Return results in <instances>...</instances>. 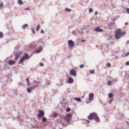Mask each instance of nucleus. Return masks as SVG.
I'll list each match as a JSON object with an SVG mask.
<instances>
[{
	"instance_id": "nucleus-12",
	"label": "nucleus",
	"mask_w": 129,
	"mask_h": 129,
	"mask_svg": "<svg viewBox=\"0 0 129 129\" xmlns=\"http://www.w3.org/2000/svg\"><path fill=\"white\" fill-rule=\"evenodd\" d=\"M42 49V48L41 47H40V49L39 50H37L36 51V52H37L38 53H39Z\"/></svg>"
},
{
	"instance_id": "nucleus-24",
	"label": "nucleus",
	"mask_w": 129,
	"mask_h": 129,
	"mask_svg": "<svg viewBox=\"0 0 129 129\" xmlns=\"http://www.w3.org/2000/svg\"><path fill=\"white\" fill-rule=\"evenodd\" d=\"M3 34L1 32H0V37L2 38L3 36Z\"/></svg>"
},
{
	"instance_id": "nucleus-6",
	"label": "nucleus",
	"mask_w": 129,
	"mask_h": 129,
	"mask_svg": "<svg viewBox=\"0 0 129 129\" xmlns=\"http://www.w3.org/2000/svg\"><path fill=\"white\" fill-rule=\"evenodd\" d=\"M28 55L27 54H26L20 60V63H21L25 59H27L28 57Z\"/></svg>"
},
{
	"instance_id": "nucleus-11",
	"label": "nucleus",
	"mask_w": 129,
	"mask_h": 129,
	"mask_svg": "<svg viewBox=\"0 0 129 129\" xmlns=\"http://www.w3.org/2000/svg\"><path fill=\"white\" fill-rule=\"evenodd\" d=\"M95 30L98 31H102V30L99 27H97L95 29Z\"/></svg>"
},
{
	"instance_id": "nucleus-15",
	"label": "nucleus",
	"mask_w": 129,
	"mask_h": 129,
	"mask_svg": "<svg viewBox=\"0 0 129 129\" xmlns=\"http://www.w3.org/2000/svg\"><path fill=\"white\" fill-rule=\"evenodd\" d=\"M113 94L112 93H110L109 95V97L110 98H111L113 97Z\"/></svg>"
},
{
	"instance_id": "nucleus-4",
	"label": "nucleus",
	"mask_w": 129,
	"mask_h": 129,
	"mask_svg": "<svg viewBox=\"0 0 129 129\" xmlns=\"http://www.w3.org/2000/svg\"><path fill=\"white\" fill-rule=\"evenodd\" d=\"M44 111L42 110H40L39 111V114L38 115L39 117H42L44 116Z\"/></svg>"
},
{
	"instance_id": "nucleus-38",
	"label": "nucleus",
	"mask_w": 129,
	"mask_h": 129,
	"mask_svg": "<svg viewBox=\"0 0 129 129\" xmlns=\"http://www.w3.org/2000/svg\"><path fill=\"white\" fill-rule=\"evenodd\" d=\"M34 88H35V87H30V89H33Z\"/></svg>"
},
{
	"instance_id": "nucleus-37",
	"label": "nucleus",
	"mask_w": 129,
	"mask_h": 129,
	"mask_svg": "<svg viewBox=\"0 0 129 129\" xmlns=\"http://www.w3.org/2000/svg\"><path fill=\"white\" fill-rule=\"evenodd\" d=\"M44 33V31L42 30H41V33Z\"/></svg>"
},
{
	"instance_id": "nucleus-32",
	"label": "nucleus",
	"mask_w": 129,
	"mask_h": 129,
	"mask_svg": "<svg viewBox=\"0 0 129 129\" xmlns=\"http://www.w3.org/2000/svg\"><path fill=\"white\" fill-rule=\"evenodd\" d=\"M40 66H42L44 65V64L42 63H40Z\"/></svg>"
},
{
	"instance_id": "nucleus-3",
	"label": "nucleus",
	"mask_w": 129,
	"mask_h": 129,
	"mask_svg": "<svg viewBox=\"0 0 129 129\" xmlns=\"http://www.w3.org/2000/svg\"><path fill=\"white\" fill-rule=\"evenodd\" d=\"M72 117V115L70 113H68L66 116L65 119L67 121L69 122L71 120Z\"/></svg>"
},
{
	"instance_id": "nucleus-21",
	"label": "nucleus",
	"mask_w": 129,
	"mask_h": 129,
	"mask_svg": "<svg viewBox=\"0 0 129 129\" xmlns=\"http://www.w3.org/2000/svg\"><path fill=\"white\" fill-rule=\"evenodd\" d=\"M58 114H57L55 113H54L53 115V116L54 117H56L57 116Z\"/></svg>"
},
{
	"instance_id": "nucleus-18",
	"label": "nucleus",
	"mask_w": 129,
	"mask_h": 129,
	"mask_svg": "<svg viewBox=\"0 0 129 129\" xmlns=\"http://www.w3.org/2000/svg\"><path fill=\"white\" fill-rule=\"evenodd\" d=\"M66 11L67 12H70L71 11V10L70 9H68V8H66L65 9Z\"/></svg>"
},
{
	"instance_id": "nucleus-20",
	"label": "nucleus",
	"mask_w": 129,
	"mask_h": 129,
	"mask_svg": "<svg viewBox=\"0 0 129 129\" xmlns=\"http://www.w3.org/2000/svg\"><path fill=\"white\" fill-rule=\"evenodd\" d=\"M26 81L28 85H29L30 84L29 83V78H27L26 79Z\"/></svg>"
},
{
	"instance_id": "nucleus-8",
	"label": "nucleus",
	"mask_w": 129,
	"mask_h": 129,
	"mask_svg": "<svg viewBox=\"0 0 129 129\" xmlns=\"http://www.w3.org/2000/svg\"><path fill=\"white\" fill-rule=\"evenodd\" d=\"M68 43L69 45L71 47L74 46V43L73 41L71 40H70L68 41Z\"/></svg>"
},
{
	"instance_id": "nucleus-30",
	"label": "nucleus",
	"mask_w": 129,
	"mask_h": 129,
	"mask_svg": "<svg viewBox=\"0 0 129 129\" xmlns=\"http://www.w3.org/2000/svg\"><path fill=\"white\" fill-rule=\"evenodd\" d=\"M31 30L32 31L33 33L34 34H35V31L34 30V29L32 28L31 29Z\"/></svg>"
},
{
	"instance_id": "nucleus-42",
	"label": "nucleus",
	"mask_w": 129,
	"mask_h": 129,
	"mask_svg": "<svg viewBox=\"0 0 129 129\" xmlns=\"http://www.w3.org/2000/svg\"><path fill=\"white\" fill-rule=\"evenodd\" d=\"M85 40H82V41L83 42H85Z\"/></svg>"
},
{
	"instance_id": "nucleus-1",
	"label": "nucleus",
	"mask_w": 129,
	"mask_h": 129,
	"mask_svg": "<svg viewBox=\"0 0 129 129\" xmlns=\"http://www.w3.org/2000/svg\"><path fill=\"white\" fill-rule=\"evenodd\" d=\"M88 119L90 120L94 119L97 122H100L99 119L96 114L94 113H91L88 117Z\"/></svg>"
},
{
	"instance_id": "nucleus-27",
	"label": "nucleus",
	"mask_w": 129,
	"mask_h": 129,
	"mask_svg": "<svg viewBox=\"0 0 129 129\" xmlns=\"http://www.w3.org/2000/svg\"><path fill=\"white\" fill-rule=\"evenodd\" d=\"M93 11V10L92 8H90L89 10V12H92Z\"/></svg>"
},
{
	"instance_id": "nucleus-25",
	"label": "nucleus",
	"mask_w": 129,
	"mask_h": 129,
	"mask_svg": "<svg viewBox=\"0 0 129 129\" xmlns=\"http://www.w3.org/2000/svg\"><path fill=\"white\" fill-rule=\"evenodd\" d=\"M84 65L83 64H82L80 66V67L82 68L84 67Z\"/></svg>"
},
{
	"instance_id": "nucleus-19",
	"label": "nucleus",
	"mask_w": 129,
	"mask_h": 129,
	"mask_svg": "<svg viewBox=\"0 0 129 129\" xmlns=\"http://www.w3.org/2000/svg\"><path fill=\"white\" fill-rule=\"evenodd\" d=\"M28 26L27 24H25L24 25L22 26V27L24 29H25V28L26 27H27Z\"/></svg>"
},
{
	"instance_id": "nucleus-41",
	"label": "nucleus",
	"mask_w": 129,
	"mask_h": 129,
	"mask_svg": "<svg viewBox=\"0 0 129 129\" xmlns=\"http://www.w3.org/2000/svg\"><path fill=\"white\" fill-rule=\"evenodd\" d=\"M129 55V52H128L127 53V54L126 55Z\"/></svg>"
},
{
	"instance_id": "nucleus-17",
	"label": "nucleus",
	"mask_w": 129,
	"mask_h": 129,
	"mask_svg": "<svg viewBox=\"0 0 129 129\" xmlns=\"http://www.w3.org/2000/svg\"><path fill=\"white\" fill-rule=\"evenodd\" d=\"M40 25H38L37 27L36 30L37 31H38L40 28Z\"/></svg>"
},
{
	"instance_id": "nucleus-7",
	"label": "nucleus",
	"mask_w": 129,
	"mask_h": 129,
	"mask_svg": "<svg viewBox=\"0 0 129 129\" xmlns=\"http://www.w3.org/2000/svg\"><path fill=\"white\" fill-rule=\"evenodd\" d=\"M70 74L72 75L75 76L76 75V71L74 69H72L71 70L70 72Z\"/></svg>"
},
{
	"instance_id": "nucleus-23",
	"label": "nucleus",
	"mask_w": 129,
	"mask_h": 129,
	"mask_svg": "<svg viewBox=\"0 0 129 129\" xmlns=\"http://www.w3.org/2000/svg\"><path fill=\"white\" fill-rule=\"evenodd\" d=\"M94 70H90V72L91 74H93L94 73Z\"/></svg>"
},
{
	"instance_id": "nucleus-31",
	"label": "nucleus",
	"mask_w": 129,
	"mask_h": 129,
	"mask_svg": "<svg viewBox=\"0 0 129 129\" xmlns=\"http://www.w3.org/2000/svg\"><path fill=\"white\" fill-rule=\"evenodd\" d=\"M125 64L126 65H129V62L127 61V62H126Z\"/></svg>"
},
{
	"instance_id": "nucleus-33",
	"label": "nucleus",
	"mask_w": 129,
	"mask_h": 129,
	"mask_svg": "<svg viewBox=\"0 0 129 129\" xmlns=\"http://www.w3.org/2000/svg\"><path fill=\"white\" fill-rule=\"evenodd\" d=\"M107 65L108 67H109L110 66V64L109 63H108L107 64Z\"/></svg>"
},
{
	"instance_id": "nucleus-43",
	"label": "nucleus",
	"mask_w": 129,
	"mask_h": 129,
	"mask_svg": "<svg viewBox=\"0 0 129 129\" xmlns=\"http://www.w3.org/2000/svg\"><path fill=\"white\" fill-rule=\"evenodd\" d=\"M95 14H97V12H95Z\"/></svg>"
},
{
	"instance_id": "nucleus-10",
	"label": "nucleus",
	"mask_w": 129,
	"mask_h": 129,
	"mask_svg": "<svg viewBox=\"0 0 129 129\" xmlns=\"http://www.w3.org/2000/svg\"><path fill=\"white\" fill-rule=\"evenodd\" d=\"M69 83H72L74 82V80L73 79L71 78H70L69 79Z\"/></svg>"
},
{
	"instance_id": "nucleus-2",
	"label": "nucleus",
	"mask_w": 129,
	"mask_h": 129,
	"mask_svg": "<svg viewBox=\"0 0 129 129\" xmlns=\"http://www.w3.org/2000/svg\"><path fill=\"white\" fill-rule=\"evenodd\" d=\"M125 34L124 32L122 31L120 29H117L116 31L115 37L116 39H118L120 38L121 36Z\"/></svg>"
},
{
	"instance_id": "nucleus-39",
	"label": "nucleus",
	"mask_w": 129,
	"mask_h": 129,
	"mask_svg": "<svg viewBox=\"0 0 129 129\" xmlns=\"http://www.w3.org/2000/svg\"><path fill=\"white\" fill-rule=\"evenodd\" d=\"M29 9V8H26L25 9V10H28Z\"/></svg>"
},
{
	"instance_id": "nucleus-16",
	"label": "nucleus",
	"mask_w": 129,
	"mask_h": 129,
	"mask_svg": "<svg viewBox=\"0 0 129 129\" xmlns=\"http://www.w3.org/2000/svg\"><path fill=\"white\" fill-rule=\"evenodd\" d=\"M18 3L19 4L21 5L23 4V2L21 0H18Z\"/></svg>"
},
{
	"instance_id": "nucleus-29",
	"label": "nucleus",
	"mask_w": 129,
	"mask_h": 129,
	"mask_svg": "<svg viewBox=\"0 0 129 129\" xmlns=\"http://www.w3.org/2000/svg\"><path fill=\"white\" fill-rule=\"evenodd\" d=\"M126 11L128 13H129V9L127 8L126 9Z\"/></svg>"
},
{
	"instance_id": "nucleus-36",
	"label": "nucleus",
	"mask_w": 129,
	"mask_h": 129,
	"mask_svg": "<svg viewBox=\"0 0 129 129\" xmlns=\"http://www.w3.org/2000/svg\"><path fill=\"white\" fill-rule=\"evenodd\" d=\"M86 122L88 123H89L90 122L88 120H86Z\"/></svg>"
},
{
	"instance_id": "nucleus-35",
	"label": "nucleus",
	"mask_w": 129,
	"mask_h": 129,
	"mask_svg": "<svg viewBox=\"0 0 129 129\" xmlns=\"http://www.w3.org/2000/svg\"><path fill=\"white\" fill-rule=\"evenodd\" d=\"M3 4L2 3H1L0 4V7H2L3 6Z\"/></svg>"
},
{
	"instance_id": "nucleus-22",
	"label": "nucleus",
	"mask_w": 129,
	"mask_h": 129,
	"mask_svg": "<svg viewBox=\"0 0 129 129\" xmlns=\"http://www.w3.org/2000/svg\"><path fill=\"white\" fill-rule=\"evenodd\" d=\"M70 111V109L69 108H68L66 110V111L67 112H69Z\"/></svg>"
},
{
	"instance_id": "nucleus-14",
	"label": "nucleus",
	"mask_w": 129,
	"mask_h": 129,
	"mask_svg": "<svg viewBox=\"0 0 129 129\" xmlns=\"http://www.w3.org/2000/svg\"><path fill=\"white\" fill-rule=\"evenodd\" d=\"M47 121V119L45 117H44L43 118L42 120V121L44 122H45Z\"/></svg>"
},
{
	"instance_id": "nucleus-9",
	"label": "nucleus",
	"mask_w": 129,
	"mask_h": 129,
	"mask_svg": "<svg viewBox=\"0 0 129 129\" xmlns=\"http://www.w3.org/2000/svg\"><path fill=\"white\" fill-rule=\"evenodd\" d=\"M15 63V61L13 60H10L8 62V64L10 65H12Z\"/></svg>"
},
{
	"instance_id": "nucleus-26",
	"label": "nucleus",
	"mask_w": 129,
	"mask_h": 129,
	"mask_svg": "<svg viewBox=\"0 0 129 129\" xmlns=\"http://www.w3.org/2000/svg\"><path fill=\"white\" fill-rule=\"evenodd\" d=\"M27 91L28 92H30L31 91V89H29V88H28L27 89Z\"/></svg>"
},
{
	"instance_id": "nucleus-5",
	"label": "nucleus",
	"mask_w": 129,
	"mask_h": 129,
	"mask_svg": "<svg viewBox=\"0 0 129 129\" xmlns=\"http://www.w3.org/2000/svg\"><path fill=\"white\" fill-rule=\"evenodd\" d=\"M94 94L92 93H90L88 98V100L89 101H92L94 97Z\"/></svg>"
},
{
	"instance_id": "nucleus-34",
	"label": "nucleus",
	"mask_w": 129,
	"mask_h": 129,
	"mask_svg": "<svg viewBox=\"0 0 129 129\" xmlns=\"http://www.w3.org/2000/svg\"><path fill=\"white\" fill-rule=\"evenodd\" d=\"M18 55H17L16 56L15 59H16V60H17L18 59Z\"/></svg>"
},
{
	"instance_id": "nucleus-28",
	"label": "nucleus",
	"mask_w": 129,
	"mask_h": 129,
	"mask_svg": "<svg viewBox=\"0 0 129 129\" xmlns=\"http://www.w3.org/2000/svg\"><path fill=\"white\" fill-rule=\"evenodd\" d=\"M111 82L110 81H109L108 82V85H110L111 84Z\"/></svg>"
},
{
	"instance_id": "nucleus-40",
	"label": "nucleus",
	"mask_w": 129,
	"mask_h": 129,
	"mask_svg": "<svg viewBox=\"0 0 129 129\" xmlns=\"http://www.w3.org/2000/svg\"><path fill=\"white\" fill-rule=\"evenodd\" d=\"M112 101V100L111 99V100H110V103H111V101Z\"/></svg>"
},
{
	"instance_id": "nucleus-13",
	"label": "nucleus",
	"mask_w": 129,
	"mask_h": 129,
	"mask_svg": "<svg viewBox=\"0 0 129 129\" xmlns=\"http://www.w3.org/2000/svg\"><path fill=\"white\" fill-rule=\"evenodd\" d=\"M75 100L76 101L79 102H81V98H75Z\"/></svg>"
}]
</instances>
